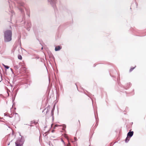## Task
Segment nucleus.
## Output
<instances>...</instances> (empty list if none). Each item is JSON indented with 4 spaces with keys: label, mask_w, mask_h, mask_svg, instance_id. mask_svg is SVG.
I'll use <instances>...</instances> for the list:
<instances>
[{
    "label": "nucleus",
    "mask_w": 146,
    "mask_h": 146,
    "mask_svg": "<svg viewBox=\"0 0 146 146\" xmlns=\"http://www.w3.org/2000/svg\"><path fill=\"white\" fill-rule=\"evenodd\" d=\"M12 32L10 30H7L4 33V40L6 42H9L12 39Z\"/></svg>",
    "instance_id": "obj_1"
},
{
    "label": "nucleus",
    "mask_w": 146,
    "mask_h": 146,
    "mask_svg": "<svg viewBox=\"0 0 146 146\" xmlns=\"http://www.w3.org/2000/svg\"><path fill=\"white\" fill-rule=\"evenodd\" d=\"M60 126V125H57V124H56L54 126V129L55 128V127H58V126Z\"/></svg>",
    "instance_id": "obj_9"
},
{
    "label": "nucleus",
    "mask_w": 146,
    "mask_h": 146,
    "mask_svg": "<svg viewBox=\"0 0 146 146\" xmlns=\"http://www.w3.org/2000/svg\"><path fill=\"white\" fill-rule=\"evenodd\" d=\"M135 67L131 68L129 70V72H131L134 68Z\"/></svg>",
    "instance_id": "obj_8"
},
{
    "label": "nucleus",
    "mask_w": 146,
    "mask_h": 146,
    "mask_svg": "<svg viewBox=\"0 0 146 146\" xmlns=\"http://www.w3.org/2000/svg\"><path fill=\"white\" fill-rule=\"evenodd\" d=\"M61 49L60 47L59 46H57L55 47V50L56 51H57L60 50Z\"/></svg>",
    "instance_id": "obj_4"
},
{
    "label": "nucleus",
    "mask_w": 146,
    "mask_h": 146,
    "mask_svg": "<svg viewBox=\"0 0 146 146\" xmlns=\"http://www.w3.org/2000/svg\"><path fill=\"white\" fill-rule=\"evenodd\" d=\"M130 138V137L127 136L125 139V142L126 143L129 140Z\"/></svg>",
    "instance_id": "obj_5"
},
{
    "label": "nucleus",
    "mask_w": 146,
    "mask_h": 146,
    "mask_svg": "<svg viewBox=\"0 0 146 146\" xmlns=\"http://www.w3.org/2000/svg\"><path fill=\"white\" fill-rule=\"evenodd\" d=\"M62 129H63V130H64V128H63Z\"/></svg>",
    "instance_id": "obj_11"
},
{
    "label": "nucleus",
    "mask_w": 146,
    "mask_h": 146,
    "mask_svg": "<svg viewBox=\"0 0 146 146\" xmlns=\"http://www.w3.org/2000/svg\"><path fill=\"white\" fill-rule=\"evenodd\" d=\"M133 134V131L129 132L127 133V137H130L132 136Z\"/></svg>",
    "instance_id": "obj_3"
},
{
    "label": "nucleus",
    "mask_w": 146,
    "mask_h": 146,
    "mask_svg": "<svg viewBox=\"0 0 146 146\" xmlns=\"http://www.w3.org/2000/svg\"><path fill=\"white\" fill-rule=\"evenodd\" d=\"M24 141L21 138L20 140H17L15 143L16 146H22L23 144Z\"/></svg>",
    "instance_id": "obj_2"
},
{
    "label": "nucleus",
    "mask_w": 146,
    "mask_h": 146,
    "mask_svg": "<svg viewBox=\"0 0 146 146\" xmlns=\"http://www.w3.org/2000/svg\"><path fill=\"white\" fill-rule=\"evenodd\" d=\"M67 146H70V144L69 143L67 145Z\"/></svg>",
    "instance_id": "obj_10"
},
{
    "label": "nucleus",
    "mask_w": 146,
    "mask_h": 146,
    "mask_svg": "<svg viewBox=\"0 0 146 146\" xmlns=\"http://www.w3.org/2000/svg\"><path fill=\"white\" fill-rule=\"evenodd\" d=\"M3 66H4V67L6 68L7 69H9V67L8 66L5 65L4 64H3Z\"/></svg>",
    "instance_id": "obj_7"
},
{
    "label": "nucleus",
    "mask_w": 146,
    "mask_h": 146,
    "mask_svg": "<svg viewBox=\"0 0 146 146\" xmlns=\"http://www.w3.org/2000/svg\"><path fill=\"white\" fill-rule=\"evenodd\" d=\"M18 58L20 60H22V57L21 55H19L18 56Z\"/></svg>",
    "instance_id": "obj_6"
},
{
    "label": "nucleus",
    "mask_w": 146,
    "mask_h": 146,
    "mask_svg": "<svg viewBox=\"0 0 146 146\" xmlns=\"http://www.w3.org/2000/svg\"><path fill=\"white\" fill-rule=\"evenodd\" d=\"M21 63H19V64H21Z\"/></svg>",
    "instance_id": "obj_12"
}]
</instances>
